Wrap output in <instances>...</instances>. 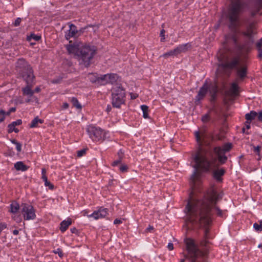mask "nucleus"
<instances>
[{
    "label": "nucleus",
    "mask_w": 262,
    "mask_h": 262,
    "mask_svg": "<svg viewBox=\"0 0 262 262\" xmlns=\"http://www.w3.org/2000/svg\"><path fill=\"white\" fill-rule=\"evenodd\" d=\"M154 230L153 226L149 225L148 228L146 229V232H151Z\"/></svg>",
    "instance_id": "bf43d9fd"
},
{
    "label": "nucleus",
    "mask_w": 262,
    "mask_h": 262,
    "mask_svg": "<svg viewBox=\"0 0 262 262\" xmlns=\"http://www.w3.org/2000/svg\"><path fill=\"white\" fill-rule=\"evenodd\" d=\"M118 78L119 77L116 74H107L108 83L114 84L117 81Z\"/></svg>",
    "instance_id": "b1692460"
},
{
    "label": "nucleus",
    "mask_w": 262,
    "mask_h": 262,
    "mask_svg": "<svg viewBox=\"0 0 262 262\" xmlns=\"http://www.w3.org/2000/svg\"><path fill=\"white\" fill-rule=\"evenodd\" d=\"M33 84H28L22 89V91L24 95H27L31 97L34 94V91L31 89Z\"/></svg>",
    "instance_id": "aec40b11"
},
{
    "label": "nucleus",
    "mask_w": 262,
    "mask_h": 262,
    "mask_svg": "<svg viewBox=\"0 0 262 262\" xmlns=\"http://www.w3.org/2000/svg\"><path fill=\"white\" fill-rule=\"evenodd\" d=\"M167 248L169 250H172L173 249V245L172 243H168L167 245Z\"/></svg>",
    "instance_id": "13d9d810"
},
{
    "label": "nucleus",
    "mask_w": 262,
    "mask_h": 262,
    "mask_svg": "<svg viewBox=\"0 0 262 262\" xmlns=\"http://www.w3.org/2000/svg\"><path fill=\"white\" fill-rule=\"evenodd\" d=\"M96 53V49L94 46H83L80 48L77 53V59L80 64L85 67L90 65L91 60Z\"/></svg>",
    "instance_id": "7ed1b4c3"
},
{
    "label": "nucleus",
    "mask_w": 262,
    "mask_h": 262,
    "mask_svg": "<svg viewBox=\"0 0 262 262\" xmlns=\"http://www.w3.org/2000/svg\"><path fill=\"white\" fill-rule=\"evenodd\" d=\"M54 252L56 254H58L60 257H62L63 256L62 251L60 248H58L56 250L54 251Z\"/></svg>",
    "instance_id": "4c0bfd02"
},
{
    "label": "nucleus",
    "mask_w": 262,
    "mask_h": 262,
    "mask_svg": "<svg viewBox=\"0 0 262 262\" xmlns=\"http://www.w3.org/2000/svg\"><path fill=\"white\" fill-rule=\"evenodd\" d=\"M31 68V67L28 62L23 58L18 59L16 63V70L19 74L24 73Z\"/></svg>",
    "instance_id": "9d476101"
},
{
    "label": "nucleus",
    "mask_w": 262,
    "mask_h": 262,
    "mask_svg": "<svg viewBox=\"0 0 262 262\" xmlns=\"http://www.w3.org/2000/svg\"><path fill=\"white\" fill-rule=\"evenodd\" d=\"M121 161L122 160L120 159H119L118 160H116L115 161H114L112 163V166H117V165H118L119 164L121 163Z\"/></svg>",
    "instance_id": "a18cd8bd"
},
{
    "label": "nucleus",
    "mask_w": 262,
    "mask_h": 262,
    "mask_svg": "<svg viewBox=\"0 0 262 262\" xmlns=\"http://www.w3.org/2000/svg\"><path fill=\"white\" fill-rule=\"evenodd\" d=\"M258 120L262 122V111L258 113Z\"/></svg>",
    "instance_id": "5fc2aeb1"
},
{
    "label": "nucleus",
    "mask_w": 262,
    "mask_h": 262,
    "mask_svg": "<svg viewBox=\"0 0 262 262\" xmlns=\"http://www.w3.org/2000/svg\"><path fill=\"white\" fill-rule=\"evenodd\" d=\"M31 39H33L36 41H38L41 39V36H39V35H35L34 34H32L28 38V40H30Z\"/></svg>",
    "instance_id": "473e14b6"
},
{
    "label": "nucleus",
    "mask_w": 262,
    "mask_h": 262,
    "mask_svg": "<svg viewBox=\"0 0 262 262\" xmlns=\"http://www.w3.org/2000/svg\"><path fill=\"white\" fill-rule=\"evenodd\" d=\"M41 173H42V176H44V175H46V169L45 168H42L41 169Z\"/></svg>",
    "instance_id": "338daca9"
},
{
    "label": "nucleus",
    "mask_w": 262,
    "mask_h": 262,
    "mask_svg": "<svg viewBox=\"0 0 262 262\" xmlns=\"http://www.w3.org/2000/svg\"><path fill=\"white\" fill-rule=\"evenodd\" d=\"M121 223H122V221L118 219H115L114 221V224H118Z\"/></svg>",
    "instance_id": "052dcab7"
},
{
    "label": "nucleus",
    "mask_w": 262,
    "mask_h": 262,
    "mask_svg": "<svg viewBox=\"0 0 262 262\" xmlns=\"http://www.w3.org/2000/svg\"><path fill=\"white\" fill-rule=\"evenodd\" d=\"M5 112L3 110H0V116L2 117L0 118V122H2L5 120Z\"/></svg>",
    "instance_id": "c9c22d12"
},
{
    "label": "nucleus",
    "mask_w": 262,
    "mask_h": 262,
    "mask_svg": "<svg viewBox=\"0 0 262 262\" xmlns=\"http://www.w3.org/2000/svg\"><path fill=\"white\" fill-rule=\"evenodd\" d=\"M20 207L21 212L25 220H31L35 219V210L31 205L23 203Z\"/></svg>",
    "instance_id": "0eeeda50"
},
{
    "label": "nucleus",
    "mask_w": 262,
    "mask_h": 262,
    "mask_svg": "<svg viewBox=\"0 0 262 262\" xmlns=\"http://www.w3.org/2000/svg\"><path fill=\"white\" fill-rule=\"evenodd\" d=\"M187 251L188 252V250H187ZM188 254L187 255H185V258L181 259L180 260V262H184V261H185V259H186H186H188L189 260H190V261L191 262V259H190V258H189L187 257V256H188Z\"/></svg>",
    "instance_id": "0e129e2a"
},
{
    "label": "nucleus",
    "mask_w": 262,
    "mask_h": 262,
    "mask_svg": "<svg viewBox=\"0 0 262 262\" xmlns=\"http://www.w3.org/2000/svg\"><path fill=\"white\" fill-rule=\"evenodd\" d=\"M45 185L46 186H48L49 188L51 190L54 189V185L52 184L48 180L45 182Z\"/></svg>",
    "instance_id": "58836bf2"
},
{
    "label": "nucleus",
    "mask_w": 262,
    "mask_h": 262,
    "mask_svg": "<svg viewBox=\"0 0 262 262\" xmlns=\"http://www.w3.org/2000/svg\"><path fill=\"white\" fill-rule=\"evenodd\" d=\"M69 107V104L67 102H65L63 104L62 108L63 109H67Z\"/></svg>",
    "instance_id": "e2e57ef3"
},
{
    "label": "nucleus",
    "mask_w": 262,
    "mask_h": 262,
    "mask_svg": "<svg viewBox=\"0 0 262 262\" xmlns=\"http://www.w3.org/2000/svg\"><path fill=\"white\" fill-rule=\"evenodd\" d=\"M14 167L17 170H21L22 171H25L29 168L28 166L25 165L23 162L21 161L16 162L14 164Z\"/></svg>",
    "instance_id": "5701e85b"
},
{
    "label": "nucleus",
    "mask_w": 262,
    "mask_h": 262,
    "mask_svg": "<svg viewBox=\"0 0 262 262\" xmlns=\"http://www.w3.org/2000/svg\"><path fill=\"white\" fill-rule=\"evenodd\" d=\"M221 165L220 163L215 164L213 167L214 169L212 171V177L217 182H222L223 181L222 177L225 174L226 170L224 168H219V166Z\"/></svg>",
    "instance_id": "1a4fd4ad"
},
{
    "label": "nucleus",
    "mask_w": 262,
    "mask_h": 262,
    "mask_svg": "<svg viewBox=\"0 0 262 262\" xmlns=\"http://www.w3.org/2000/svg\"><path fill=\"white\" fill-rule=\"evenodd\" d=\"M237 74V81H243L247 75V66L246 64H243L240 67H237L236 69Z\"/></svg>",
    "instance_id": "f8f14e48"
},
{
    "label": "nucleus",
    "mask_w": 262,
    "mask_h": 262,
    "mask_svg": "<svg viewBox=\"0 0 262 262\" xmlns=\"http://www.w3.org/2000/svg\"><path fill=\"white\" fill-rule=\"evenodd\" d=\"M42 179L45 182L48 180L46 175L42 176Z\"/></svg>",
    "instance_id": "774afa93"
},
{
    "label": "nucleus",
    "mask_w": 262,
    "mask_h": 262,
    "mask_svg": "<svg viewBox=\"0 0 262 262\" xmlns=\"http://www.w3.org/2000/svg\"><path fill=\"white\" fill-rule=\"evenodd\" d=\"M86 153V149H82L81 150L77 151V155L78 157H81L84 155Z\"/></svg>",
    "instance_id": "72a5a7b5"
},
{
    "label": "nucleus",
    "mask_w": 262,
    "mask_h": 262,
    "mask_svg": "<svg viewBox=\"0 0 262 262\" xmlns=\"http://www.w3.org/2000/svg\"><path fill=\"white\" fill-rule=\"evenodd\" d=\"M253 151L257 153L258 155H259L260 150L261 149V146H254L253 147Z\"/></svg>",
    "instance_id": "a19ab883"
},
{
    "label": "nucleus",
    "mask_w": 262,
    "mask_h": 262,
    "mask_svg": "<svg viewBox=\"0 0 262 262\" xmlns=\"http://www.w3.org/2000/svg\"><path fill=\"white\" fill-rule=\"evenodd\" d=\"M21 21V19L20 18H17V19L14 21V25L16 27L20 25Z\"/></svg>",
    "instance_id": "37998d69"
},
{
    "label": "nucleus",
    "mask_w": 262,
    "mask_h": 262,
    "mask_svg": "<svg viewBox=\"0 0 262 262\" xmlns=\"http://www.w3.org/2000/svg\"><path fill=\"white\" fill-rule=\"evenodd\" d=\"M20 75L22 76L24 80L26 81L27 84H33L35 77L33 75V72L32 68L25 71L24 73H21Z\"/></svg>",
    "instance_id": "4468645a"
},
{
    "label": "nucleus",
    "mask_w": 262,
    "mask_h": 262,
    "mask_svg": "<svg viewBox=\"0 0 262 262\" xmlns=\"http://www.w3.org/2000/svg\"><path fill=\"white\" fill-rule=\"evenodd\" d=\"M62 78H57V79H54L52 81V82L53 83H60L61 81Z\"/></svg>",
    "instance_id": "603ef678"
},
{
    "label": "nucleus",
    "mask_w": 262,
    "mask_h": 262,
    "mask_svg": "<svg viewBox=\"0 0 262 262\" xmlns=\"http://www.w3.org/2000/svg\"><path fill=\"white\" fill-rule=\"evenodd\" d=\"M141 108L143 112V117L144 118H148V107L146 105H142L141 106Z\"/></svg>",
    "instance_id": "c756f323"
},
{
    "label": "nucleus",
    "mask_w": 262,
    "mask_h": 262,
    "mask_svg": "<svg viewBox=\"0 0 262 262\" xmlns=\"http://www.w3.org/2000/svg\"><path fill=\"white\" fill-rule=\"evenodd\" d=\"M209 86L207 81H205L203 86L200 88L198 95L195 96V102L198 104V102L204 99L208 92Z\"/></svg>",
    "instance_id": "9b49d317"
},
{
    "label": "nucleus",
    "mask_w": 262,
    "mask_h": 262,
    "mask_svg": "<svg viewBox=\"0 0 262 262\" xmlns=\"http://www.w3.org/2000/svg\"><path fill=\"white\" fill-rule=\"evenodd\" d=\"M92 80L97 82V83L100 85H104L108 83L107 74L98 76V77H96V80Z\"/></svg>",
    "instance_id": "6ab92c4d"
},
{
    "label": "nucleus",
    "mask_w": 262,
    "mask_h": 262,
    "mask_svg": "<svg viewBox=\"0 0 262 262\" xmlns=\"http://www.w3.org/2000/svg\"><path fill=\"white\" fill-rule=\"evenodd\" d=\"M194 170L190 177V184L192 191L189 194L188 201L185 209L187 210L188 220L193 224L199 225L205 227L204 236L205 239L201 242L200 245L206 248L204 251L199 249L194 240L191 238H186L185 243L187 250L188 251V255L187 257L191 259V262H202V260L207 253V247L209 242L207 241L209 229L206 227L209 225L212 222L211 217V212H213L218 216L223 217L226 214V210H221L217 205V202L223 197L222 193H217L213 189L208 192L207 195L203 200H195L193 199L195 193V181L197 178V171L199 169L205 171L210 170L211 167H193Z\"/></svg>",
    "instance_id": "f257e3e1"
},
{
    "label": "nucleus",
    "mask_w": 262,
    "mask_h": 262,
    "mask_svg": "<svg viewBox=\"0 0 262 262\" xmlns=\"http://www.w3.org/2000/svg\"><path fill=\"white\" fill-rule=\"evenodd\" d=\"M19 208V204L16 202H13L10 205V212L12 213H16L18 211Z\"/></svg>",
    "instance_id": "bb28decb"
},
{
    "label": "nucleus",
    "mask_w": 262,
    "mask_h": 262,
    "mask_svg": "<svg viewBox=\"0 0 262 262\" xmlns=\"http://www.w3.org/2000/svg\"><path fill=\"white\" fill-rule=\"evenodd\" d=\"M256 47H257V49H261V46H262V41H261V39L259 41L257 42L256 44Z\"/></svg>",
    "instance_id": "864d4df0"
},
{
    "label": "nucleus",
    "mask_w": 262,
    "mask_h": 262,
    "mask_svg": "<svg viewBox=\"0 0 262 262\" xmlns=\"http://www.w3.org/2000/svg\"><path fill=\"white\" fill-rule=\"evenodd\" d=\"M256 5L259 8L262 7V0H255Z\"/></svg>",
    "instance_id": "3c124183"
},
{
    "label": "nucleus",
    "mask_w": 262,
    "mask_h": 262,
    "mask_svg": "<svg viewBox=\"0 0 262 262\" xmlns=\"http://www.w3.org/2000/svg\"><path fill=\"white\" fill-rule=\"evenodd\" d=\"M118 155L119 157V159L122 160L123 158L124 153L121 150H120L118 152Z\"/></svg>",
    "instance_id": "de8ad7c7"
},
{
    "label": "nucleus",
    "mask_w": 262,
    "mask_h": 262,
    "mask_svg": "<svg viewBox=\"0 0 262 262\" xmlns=\"http://www.w3.org/2000/svg\"><path fill=\"white\" fill-rule=\"evenodd\" d=\"M253 228L257 231H262V221H260L259 224L255 223L253 225Z\"/></svg>",
    "instance_id": "2f4dec72"
},
{
    "label": "nucleus",
    "mask_w": 262,
    "mask_h": 262,
    "mask_svg": "<svg viewBox=\"0 0 262 262\" xmlns=\"http://www.w3.org/2000/svg\"><path fill=\"white\" fill-rule=\"evenodd\" d=\"M15 127V126H12V124H11V123L9 124L8 126V132L9 133H12L14 131Z\"/></svg>",
    "instance_id": "ea45409f"
},
{
    "label": "nucleus",
    "mask_w": 262,
    "mask_h": 262,
    "mask_svg": "<svg viewBox=\"0 0 262 262\" xmlns=\"http://www.w3.org/2000/svg\"><path fill=\"white\" fill-rule=\"evenodd\" d=\"M71 231L73 233H77L78 232V230L76 228H72L71 229Z\"/></svg>",
    "instance_id": "680f3d73"
},
{
    "label": "nucleus",
    "mask_w": 262,
    "mask_h": 262,
    "mask_svg": "<svg viewBox=\"0 0 262 262\" xmlns=\"http://www.w3.org/2000/svg\"><path fill=\"white\" fill-rule=\"evenodd\" d=\"M108 214V209L100 207L98 210L95 211L93 213L88 215V217H93L95 220L105 217Z\"/></svg>",
    "instance_id": "ddd939ff"
},
{
    "label": "nucleus",
    "mask_w": 262,
    "mask_h": 262,
    "mask_svg": "<svg viewBox=\"0 0 262 262\" xmlns=\"http://www.w3.org/2000/svg\"><path fill=\"white\" fill-rule=\"evenodd\" d=\"M191 47V45L189 43L180 45L174 49L164 53L162 56L167 58L170 56H177L182 52H186Z\"/></svg>",
    "instance_id": "6e6552de"
},
{
    "label": "nucleus",
    "mask_w": 262,
    "mask_h": 262,
    "mask_svg": "<svg viewBox=\"0 0 262 262\" xmlns=\"http://www.w3.org/2000/svg\"><path fill=\"white\" fill-rule=\"evenodd\" d=\"M119 169L121 172H124L127 171V170L128 169V167L126 165L122 164L120 165V166L119 167Z\"/></svg>",
    "instance_id": "f704fd0d"
},
{
    "label": "nucleus",
    "mask_w": 262,
    "mask_h": 262,
    "mask_svg": "<svg viewBox=\"0 0 262 262\" xmlns=\"http://www.w3.org/2000/svg\"><path fill=\"white\" fill-rule=\"evenodd\" d=\"M217 93V88L216 86H214L212 88V89L210 91V94L211 96L210 101L211 103H213L215 101Z\"/></svg>",
    "instance_id": "393cba45"
},
{
    "label": "nucleus",
    "mask_w": 262,
    "mask_h": 262,
    "mask_svg": "<svg viewBox=\"0 0 262 262\" xmlns=\"http://www.w3.org/2000/svg\"><path fill=\"white\" fill-rule=\"evenodd\" d=\"M96 77H98V76L96 75L95 74H92L90 75V79L92 83H97V82H94V81H93V80H96Z\"/></svg>",
    "instance_id": "79ce46f5"
},
{
    "label": "nucleus",
    "mask_w": 262,
    "mask_h": 262,
    "mask_svg": "<svg viewBox=\"0 0 262 262\" xmlns=\"http://www.w3.org/2000/svg\"><path fill=\"white\" fill-rule=\"evenodd\" d=\"M209 116L207 114L204 115L202 118V120L203 122H207L209 120Z\"/></svg>",
    "instance_id": "c03bdc74"
},
{
    "label": "nucleus",
    "mask_w": 262,
    "mask_h": 262,
    "mask_svg": "<svg viewBox=\"0 0 262 262\" xmlns=\"http://www.w3.org/2000/svg\"><path fill=\"white\" fill-rule=\"evenodd\" d=\"M258 55L257 57L259 58L262 59V49H258Z\"/></svg>",
    "instance_id": "8fccbe9b"
},
{
    "label": "nucleus",
    "mask_w": 262,
    "mask_h": 262,
    "mask_svg": "<svg viewBox=\"0 0 262 262\" xmlns=\"http://www.w3.org/2000/svg\"><path fill=\"white\" fill-rule=\"evenodd\" d=\"M232 148V144L230 143L225 144L222 147H215L214 148V152L217 156L219 163L220 164L225 163L227 160V157L225 153L229 151Z\"/></svg>",
    "instance_id": "39448f33"
},
{
    "label": "nucleus",
    "mask_w": 262,
    "mask_h": 262,
    "mask_svg": "<svg viewBox=\"0 0 262 262\" xmlns=\"http://www.w3.org/2000/svg\"><path fill=\"white\" fill-rule=\"evenodd\" d=\"M256 117L258 118V113L254 111H251L249 113L245 115L246 123H251L252 120L255 119Z\"/></svg>",
    "instance_id": "412c9836"
},
{
    "label": "nucleus",
    "mask_w": 262,
    "mask_h": 262,
    "mask_svg": "<svg viewBox=\"0 0 262 262\" xmlns=\"http://www.w3.org/2000/svg\"><path fill=\"white\" fill-rule=\"evenodd\" d=\"M72 224V220L68 218L67 220L62 221L60 224V230L62 232L66 231L68 228L69 226Z\"/></svg>",
    "instance_id": "4be33fe9"
},
{
    "label": "nucleus",
    "mask_w": 262,
    "mask_h": 262,
    "mask_svg": "<svg viewBox=\"0 0 262 262\" xmlns=\"http://www.w3.org/2000/svg\"><path fill=\"white\" fill-rule=\"evenodd\" d=\"M112 105L119 108L125 102V91L121 85H115L112 89Z\"/></svg>",
    "instance_id": "20e7f679"
},
{
    "label": "nucleus",
    "mask_w": 262,
    "mask_h": 262,
    "mask_svg": "<svg viewBox=\"0 0 262 262\" xmlns=\"http://www.w3.org/2000/svg\"><path fill=\"white\" fill-rule=\"evenodd\" d=\"M69 27L70 29L68 31V32L65 35V37L67 40L70 39L71 37L76 36L77 34L78 33L77 27L75 25L71 24H70Z\"/></svg>",
    "instance_id": "f3484780"
},
{
    "label": "nucleus",
    "mask_w": 262,
    "mask_h": 262,
    "mask_svg": "<svg viewBox=\"0 0 262 262\" xmlns=\"http://www.w3.org/2000/svg\"><path fill=\"white\" fill-rule=\"evenodd\" d=\"M11 124L14 126L19 125L22 124V120L21 119H18L15 121L12 122Z\"/></svg>",
    "instance_id": "e433bc0d"
},
{
    "label": "nucleus",
    "mask_w": 262,
    "mask_h": 262,
    "mask_svg": "<svg viewBox=\"0 0 262 262\" xmlns=\"http://www.w3.org/2000/svg\"><path fill=\"white\" fill-rule=\"evenodd\" d=\"M15 111H16V108L15 107H11V108H10V110H9L8 112H5V115H9L11 113L14 112H15Z\"/></svg>",
    "instance_id": "49530a36"
},
{
    "label": "nucleus",
    "mask_w": 262,
    "mask_h": 262,
    "mask_svg": "<svg viewBox=\"0 0 262 262\" xmlns=\"http://www.w3.org/2000/svg\"><path fill=\"white\" fill-rule=\"evenodd\" d=\"M11 142L16 145V148L18 152H20L21 150V144L18 142L16 140L13 139L11 140Z\"/></svg>",
    "instance_id": "7c9ffc66"
},
{
    "label": "nucleus",
    "mask_w": 262,
    "mask_h": 262,
    "mask_svg": "<svg viewBox=\"0 0 262 262\" xmlns=\"http://www.w3.org/2000/svg\"><path fill=\"white\" fill-rule=\"evenodd\" d=\"M242 34L247 37H248L249 39H251L253 37V35L254 34L253 30L251 29H249L247 28V30L246 31H244L242 33Z\"/></svg>",
    "instance_id": "cd10ccee"
},
{
    "label": "nucleus",
    "mask_w": 262,
    "mask_h": 262,
    "mask_svg": "<svg viewBox=\"0 0 262 262\" xmlns=\"http://www.w3.org/2000/svg\"><path fill=\"white\" fill-rule=\"evenodd\" d=\"M43 122V120L40 119L38 117H35L31 122L30 127L31 128H34L37 126V124L38 123H42Z\"/></svg>",
    "instance_id": "a878e982"
},
{
    "label": "nucleus",
    "mask_w": 262,
    "mask_h": 262,
    "mask_svg": "<svg viewBox=\"0 0 262 262\" xmlns=\"http://www.w3.org/2000/svg\"><path fill=\"white\" fill-rule=\"evenodd\" d=\"M165 32V31L164 29L161 30L160 31V36L162 37L161 38V41H163L164 39H165V37H164Z\"/></svg>",
    "instance_id": "09e8293b"
},
{
    "label": "nucleus",
    "mask_w": 262,
    "mask_h": 262,
    "mask_svg": "<svg viewBox=\"0 0 262 262\" xmlns=\"http://www.w3.org/2000/svg\"><path fill=\"white\" fill-rule=\"evenodd\" d=\"M71 41H70L69 44L66 46V49L69 54H74L77 56V53L80 47L77 44H72Z\"/></svg>",
    "instance_id": "a211bd4d"
},
{
    "label": "nucleus",
    "mask_w": 262,
    "mask_h": 262,
    "mask_svg": "<svg viewBox=\"0 0 262 262\" xmlns=\"http://www.w3.org/2000/svg\"><path fill=\"white\" fill-rule=\"evenodd\" d=\"M34 93H38L40 91V89L39 87H36L34 90Z\"/></svg>",
    "instance_id": "69168bd1"
},
{
    "label": "nucleus",
    "mask_w": 262,
    "mask_h": 262,
    "mask_svg": "<svg viewBox=\"0 0 262 262\" xmlns=\"http://www.w3.org/2000/svg\"><path fill=\"white\" fill-rule=\"evenodd\" d=\"M243 7L241 0H232L228 11L227 18L229 20V28L235 30L239 27V16Z\"/></svg>",
    "instance_id": "f03ea898"
},
{
    "label": "nucleus",
    "mask_w": 262,
    "mask_h": 262,
    "mask_svg": "<svg viewBox=\"0 0 262 262\" xmlns=\"http://www.w3.org/2000/svg\"><path fill=\"white\" fill-rule=\"evenodd\" d=\"M130 97L132 99H135L138 97V95L136 93H130Z\"/></svg>",
    "instance_id": "6e6d98bb"
},
{
    "label": "nucleus",
    "mask_w": 262,
    "mask_h": 262,
    "mask_svg": "<svg viewBox=\"0 0 262 262\" xmlns=\"http://www.w3.org/2000/svg\"><path fill=\"white\" fill-rule=\"evenodd\" d=\"M87 132L90 137L93 141H102L105 138L106 132L100 128L96 127L93 125H89L88 127Z\"/></svg>",
    "instance_id": "423d86ee"
},
{
    "label": "nucleus",
    "mask_w": 262,
    "mask_h": 262,
    "mask_svg": "<svg viewBox=\"0 0 262 262\" xmlns=\"http://www.w3.org/2000/svg\"><path fill=\"white\" fill-rule=\"evenodd\" d=\"M239 63V58L238 57H234L231 60L225 62L224 64L225 68L229 69H234L237 68Z\"/></svg>",
    "instance_id": "2eb2a0df"
},
{
    "label": "nucleus",
    "mask_w": 262,
    "mask_h": 262,
    "mask_svg": "<svg viewBox=\"0 0 262 262\" xmlns=\"http://www.w3.org/2000/svg\"><path fill=\"white\" fill-rule=\"evenodd\" d=\"M239 87L237 84L235 82H233L231 84L229 90L226 91V94L230 97H234L238 95Z\"/></svg>",
    "instance_id": "dca6fc26"
},
{
    "label": "nucleus",
    "mask_w": 262,
    "mask_h": 262,
    "mask_svg": "<svg viewBox=\"0 0 262 262\" xmlns=\"http://www.w3.org/2000/svg\"><path fill=\"white\" fill-rule=\"evenodd\" d=\"M71 102H72L73 106L76 107L77 109H81L82 108V106L79 103L76 98L72 97L71 98Z\"/></svg>",
    "instance_id": "c85d7f7f"
},
{
    "label": "nucleus",
    "mask_w": 262,
    "mask_h": 262,
    "mask_svg": "<svg viewBox=\"0 0 262 262\" xmlns=\"http://www.w3.org/2000/svg\"><path fill=\"white\" fill-rule=\"evenodd\" d=\"M254 24L253 23H250L247 27V29H251L252 30H253V29H254Z\"/></svg>",
    "instance_id": "4d7b16f0"
}]
</instances>
